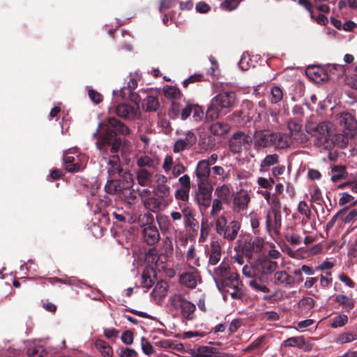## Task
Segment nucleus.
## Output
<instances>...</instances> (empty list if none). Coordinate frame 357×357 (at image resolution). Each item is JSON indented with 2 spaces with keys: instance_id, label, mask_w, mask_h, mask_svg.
Segmentation results:
<instances>
[{
  "instance_id": "37998d69",
  "label": "nucleus",
  "mask_w": 357,
  "mask_h": 357,
  "mask_svg": "<svg viewBox=\"0 0 357 357\" xmlns=\"http://www.w3.org/2000/svg\"><path fill=\"white\" fill-rule=\"evenodd\" d=\"M95 346L104 357H112V349L105 341L98 340L96 342Z\"/></svg>"
},
{
  "instance_id": "bb28decb",
  "label": "nucleus",
  "mask_w": 357,
  "mask_h": 357,
  "mask_svg": "<svg viewBox=\"0 0 357 357\" xmlns=\"http://www.w3.org/2000/svg\"><path fill=\"white\" fill-rule=\"evenodd\" d=\"M231 129V126L226 122L218 121L213 123L209 130L215 136H222L227 134Z\"/></svg>"
},
{
  "instance_id": "6e6552de",
  "label": "nucleus",
  "mask_w": 357,
  "mask_h": 357,
  "mask_svg": "<svg viewBox=\"0 0 357 357\" xmlns=\"http://www.w3.org/2000/svg\"><path fill=\"white\" fill-rule=\"evenodd\" d=\"M213 186L211 183H197L195 200L201 211L207 209L211 204Z\"/></svg>"
},
{
  "instance_id": "9d476101",
  "label": "nucleus",
  "mask_w": 357,
  "mask_h": 357,
  "mask_svg": "<svg viewBox=\"0 0 357 357\" xmlns=\"http://www.w3.org/2000/svg\"><path fill=\"white\" fill-rule=\"evenodd\" d=\"M238 243L239 250L249 258H251L254 253L260 252L264 248V241L260 238H247L244 241L239 240Z\"/></svg>"
},
{
  "instance_id": "aec40b11",
  "label": "nucleus",
  "mask_w": 357,
  "mask_h": 357,
  "mask_svg": "<svg viewBox=\"0 0 357 357\" xmlns=\"http://www.w3.org/2000/svg\"><path fill=\"white\" fill-rule=\"evenodd\" d=\"M64 169L70 173H75L82 171L84 169L83 165L79 161L78 158L74 156L68 155V152L63 153Z\"/></svg>"
},
{
  "instance_id": "1a4fd4ad",
  "label": "nucleus",
  "mask_w": 357,
  "mask_h": 357,
  "mask_svg": "<svg viewBox=\"0 0 357 357\" xmlns=\"http://www.w3.org/2000/svg\"><path fill=\"white\" fill-rule=\"evenodd\" d=\"M252 138L243 131H237L232 135L228 142L229 151L234 154L241 153L243 147L250 146Z\"/></svg>"
},
{
  "instance_id": "69168bd1",
  "label": "nucleus",
  "mask_w": 357,
  "mask_h": 357,
  "mask_svg": "<svg viewBox=\"0 0 357 357\" xmlns=\"http://www.w3.org/2000/svg\"><path fill=\"white\" fill-rule=\"evenodd\" d=\"M192 109V103L190 102L189 101L185 102L182 108L181 112L180 113L179 117L182 120H186L191 114Z\"/></svg>"
},
{
  "instance_id": "338daca9",
  "label": "nucleus",
  "mask_w": 357,
  "mask_h": 357,
  "mask_svg": "<svg viewBox=\"0 0 357 357\" xmlns=\"http://www.w3.org/2000/svg\"><path fill=\"white\" fill-rule=\"evenodd\" d=\"M298 212L305 215L308 220L311 218L312 212L305 201H301L298 205Z\"/></svg>"
},
{
  "instance_id": "2f4dec72",
  "label": "nucleus",
  "mask_w": 357,
  "mask_h": 357,
  "mask_svg": "<svg viewBox=\"0 0 357 357\" xmlns=\"http://www.w3.org/2000/svg\"><path fill=\"white\" fill-rule=\"evenodd\" d=\"M218 352L215 347L208 346H200L196 350H192L191 355L192 357H212Z\"/></svg>"
},
{
  "instance_id": "6e6d98bb",
  "label": "nucleus",
  "mask_w": 357,
  "mask_h": 357,
  "mask_svg": "<svg viewBox=\"0 0 357 357\" xmlns=\"http://www.w3.org/2000/svg\"><path fill=\"white\" fill-rule=\"evenodd\" d=\"M142 349L144 354L151 356L155 353V349L149 341L144 337L141 339Z\"/></svg>"
},
{
  "instance_id": "4d7b16f0",
  "label": "nucleus",
  "mask_w": 357,
  "mask_h": 357,
  "mask_svg": "<svg viewBox=\"0 0 357 357\" xmlns=\"http://www.w3.org/2000/svg\"><path fill=\"white\" fill-rule=\"evenodd\" d=\"M257 182L261 188L268 190H271L275 183V181L273 178H266L264 177H259Z\"/></svg>"
},
{
  "instance_id": "20e7f679",
  "label": "nucleus",
  "mask_w": 357,
  "mask_h": 357,
  "mask_svg": "<svg viewBox=\"0 0 357 357\" xmlns=\"http://www.w3.org/2000/svg\"><path fill=\"white\" fill-rule=\"evenodd\" d=\"M330 126V122H321L307 127V132L315 137L314 144L317 146L327 149L333 144Z\"/></svg>"
},
{
  "instance_id": "58836bf2",
  "label": "nucleus",
  "mask_w": 357,
  "mask_h": 357,
  "mask_svg": "<svg viewBox=\"0 0 357 357\" xmlns=\"http://www.w3.org/2000/svg\"><path fill=\"white\" fill-rule=\"evenodd\" d=\"M156 220L162 234L169 231L172 224L169 218L164 214H158Z\"/></svg>"
},
{
  "instance_id": "a211bd4d",
  "label": "nucleus",
  "mask_w": 357,
  "mask_h": 357,
  "mask_svg": "<svg viewBox=\"0 0 357 357\" xmlns=\"http://www.w3.org/2000/svg\"><path fill=\"white\" fill-rule=\"evenodd\" d=\"M199 279V273L194 267H190V270L189 271L183 273L180 276V282L190 289L196 287L197 281Z\"/></svg>"
},
{
  "instance_id": "9b49d317",
  "label": "nucleus",
  "mask_w": 357,
  "mask_h": 357,
  "mask_svg": "<svg viewBox=\"0 0 357 357\" xmlns=\"http://www.w3.org/2000/svg\"><path fill=\"white\" fill-rule=\"evenodd\" d=\"M323 73L322 81L337 80L345 73V67L340 64H326L325 70H321Z\"/></svg>"
},
{
  "instance_id": "f03ea898",
  "label": "nucleus",
  "mask_w": 357,
  "mask_h": 357,
  "mask_svg": "<svg viewBox=\"0 0 357 357\" xmlns=\"http://www.w3.org/2000/svg\"><path fill=\"white\" fill-rule=\"evenodd\" d=\"M252 138L254 149L257 151L271 147L275 149H283L291 144L289 135L282 132H274L268 130H256Z\"/></svg>"
},
{
  "instance_id": "ea45409f",
  "label": "nucleus",
  "mask_w": 357,
  "mask_h": 357,
  "mask_svg": "<svg viewBox=\"0 0 357 357\" xmlns=\"http://www.w3.org/2000/svg\"><path fill=\"white\" fill-rule=\"evenodd\" d=\"M250 201V198L248 193H238L234 199V204L239 209L244 210L247 208Z\"/></svg>"
},
{
  "instance_id": "4be33fe9",
  "label": "nucleus",
  "mask_w": 357,
  "mask_h": 357,
  "mask_svg": "<svg viewBox=\"0 0 357 357\" xmlns=\"http://www.w3.org/2000/svg\"><path fill=\"white\" fill-rule=\"evenodd\" d=\"M284 346L289 347H298L305 351L312 349V344L309 341L305 340L303 336L291 337L287 339L284 342Z\"/></svg>"
},
{
  "instance_id": "c03bdc74",
  "label": "nucleus",
  "mask_w": 357,
  "mask_h": 357,
  "mask_svg": "<svg viewBox=\"0 0 357 357\" xmlns=\"http://www.w3.org/2000/svg\"><path fill=\"white\" fill-rule=\"evenodd\" d=\"M164 94L165 96L169 98L172 99L173 100H177L180 99V98L182 96L181 91L179 89H178L176 86H166L164 89Z\"/></svg>"
},
{
  "instance_id": "6ab92c4d",
  "label": "nucleus",
  "mask_w": 357,
  "mask_h": 357,
  "mask_svg": "<svg viewBox=\"0 0 357 357\" xmlns=\"http://www.w3.org/2000/svg\"><path fill=\"white\" fill-rule=\"evenodd\" d=\"M340 122L344 126V130H347V132L344 130L345 135L353 137V132L357 129V121L354 116L349 112L342 113L340 116Z\"/></svg>"
},
{
  "instance_id": "09e8293b",
  "label": "nucleus",
  "mask_w": 357,
  "mask_h": 357,
  "mask_svg": "<svg viewBox=\"0 0 357 357\" xmlns=\"http://www.w3.org/2000/svg\"><path fill=\"white\" fill-rule=\"evenodd\" d=\"M184 225L186 229L192 232H197L199 229V222L195 218V214L184 220Z\"/></svg>"
},
{
  "instance_id": "2eb2a0df",
  "label": "nucleus",
  "mask_w": 357,
  "mask_h": 357,
  "mask_svg": "<svg viewBox=\"0 0 357 357\" xmlns=\"http://www.w3.org/2000/svg\"><path fill=\"white\" fill-rule=\"evenodd\" d=\"M144 204L145 208L149 211L155 213H158L159 212L165 210L170 204L167 201L155 196L146 199Z\"/></svg>"
},
{
  "instance_id": "5fc2aeb1",
  "label": "nucleus",
  "mask_w": 357,
  "mask_h": 357,
  "mask_svg": "<svg viewBox=\"0 0 357 357\" xmlns=\"http://www.w3.org/2000/svg\"><path fill=\"white\" fill-rule=\"evenodd\" d=\"M183 105L177 100H172L169 115L172 119L179 118Z\"/></svg>"
},
{
  "instance_id": "a18cd8bd",
  "label": "nucleus",
  "mask_w": 357,
  "mask_h": 357,
  "mask_svg": "<svg viewBox=\"0 0 357 357\" xmlns=\"http://www.w3.org/2000/svg\"><path fill=\"white\" fill-rule=\"evenodd\" d=\"M158 164L155 160L151 158L148 155H142L137 158V165L141 167L142 169H144V167H155V166Z\"/></svg>"
},
{
  "instance_id": "dca6fc26",
  "label": "nucleus",
  "mask_w": 357,
  "mask_h": 357,
  "mask_svg": "<svg viewBox=\"0 0 357 357\" xmlns=\"http://www.w3.org/2000/svg\"><path fill=\"white\" fill-rule=\"evenodd\" d=\"M268 276L262 273L258 274L256 277L252 279L250 281L249 284L255 291L269 293L271 289L268 287Z\"/></svg>"
},
{
  "instance_id": "393cba45",
  "label": "nucleus",
  "mask_w": 357,
  "mask_h": 357,
  "mask_svg": "<svg viewBox=\"0 0 357 357\" xmlns=\"http://www.w3.org/2000/svg\"><path fill=\"white\" fill-rule=\"evenodd\" d=\"M268 203L271 206V210L266 213V227L267 231H270L271 229V211L281 210L282 204L278 195L276 194H272V198Z\"/></svg>"
},
{
  "instance_id": "e433bc0d",
  "label": "nucleus",
  "mask_w": 357,
  "mask_h": 357,
  "mask_svg": "<svg viewBox=\"0 0 357 357\" xmlns=\"http://www.w3.org/2000/svg\"><path fill=\"white\" fill-rule=\"evenodd\" d=\"M134 112V107L126 104L119 105L115 109V112L117 116L126 119L133 116Z\"/></svg>"
},
{
  "instance_id": "7ed1b4c3",
  "label": "nucleus",
  "mask_w": 357,
  "mask_h": 357,
  "mask_svg": "<svg viewBox=\"0 0 357 357\" xmlns=\"http://www.w3.org/2000/svg\"><path fill=\"white\" fill-rule=\"evenodd\" d=\"M236 105V95L232 91H222L213 97L206 112L207 121L217 119L223 109H229Z\"/></svg>"
},
{
  "instance_id": "e2e57ef3",
  "label": "nucleus",
  "mask_w": 357,
  "mask_h": 357,
  "mask_svg": "<svg viewBox=\"0 0 357 357\" xmlns=\"http://www.w3.org/2000/svg\"><path fill=\"white\" fill-rule=\"evenodd\" d=\"M348 210V207H344V208L340 210L338 212H337L332 218L329 220V222L327 223V227L331 228L334 226L336 221L339 218H343V217L345 215L346 212Z\"/></svg>"
},
{
  "instance_id": "c756f323",
  "label": "nucleus",
  "mask_w": 357,
  "mask_h": 357,
  "mask_svg": "<svg viewBox=\"0 0 357 357\" xmlns=\"http://www.w3.org/2000/svg\"><path fill=\"white\" fill-rule=\"evenodd\" d=\"M335 301L342 307L345 312H350L355 306L354 300L344 294H338L335 298Z\"/></svg>"
},
{
  "instance_id": "ddd939ff",
  "label": "nucleus",
  "mask_w": 357,
  "mask_h": 357,
  "mask_svg": "<svg viewBox=\"0 0 357 357\" xmlns=\"http://www.w3.org/2000/svg\"><path fill=\"white\" fill-rule=\"evenodd\" d=\"M206 254L208 257V264L215 266L220 261L222 257V248L220 243L212 241L210 245L206 248Z\"/></svg>"
},
{
  "instance_id": "a878e982",
  "label": "nucleus",
  "mask_w": 357,
  "mask_h": 357,
  "mask_svg": "<svg viewBox=\"0 0 357 357\" xmlns=\"http://www.w3.org/2000/svg\"><path fill=\"white\" fill-rule=\"evenodd\" d=\"M136 190L131 189L130 183L124 185L123 190H121L120 194L121 198L129 204H134L137 201Z\"/></svg>"
},
{
  "instance_id": "603ef678",
  "label": "nucleus",
  "mask_w": 357,
  "mask_h": 357,
  "mask_svg": "<svg viewBox=\"0 0 357 357\" xmlns=\"http://www.w3.org/2000/svg\"><path fill=\"white\" fill-rule=\"evenodd\" d=\"M241 3V0H224L220 4V8L227 10L231 11L236 9Z\"/></svg>"
},
{
  "instance_id": "0e129e2a",
  "label": "nucleus",
  "mask_w": 357,
  "mask_h": 357,
  "mask_svg": "<svg viewBox=\"0 0 357 357\" xmlns=\"http://www.w3.org/2000/svg\"><path fill=\"white\" fill-rule=\"evenodd\" d=\"M119 357H135L137 353L135 350L130 348L120 347L116 350Z\"/></svg>"
},
{
  "instance_id": "5701e85b",
  "label": "nucleus",
  "mask_w": 357,
  "mask_h": 357,
  "mask_svg": "<svg viewBox=\"0 0 357 357\" xmlns=\"http://www.w3.org/2000/svg\"><path fill=\"white\" fill-rule=\"evenodd\" d=\"M274 283L283 287H292L295 283V278L284 271H276L274 274Z\"/></svg>"
},
{
  "instance_id": "3c124183",
  "label": "nucleus",
  "mask_w": 357,
  "mask_h": 357,
  "mask_svg": "<svg viewBox=\"0 0 357 357\" xmlns=\"http://www.w3.org/2000/svg\"><path fill=\"white\" fill-rule=\"evenodd\" d=\"M186 257L190 267L200 266L199 259L196 258V251L194 247L189 248Z\"/></svg>"
},
{
  "instance_id": "0eeeda50",
  "label": "nucleus",
  "mask_w": 357,
  "mask_h": 357,
  "mask_svg": "<svg viewBox=\"0 0 357 357\" xmlns=\"http://www.w3.org/2000/svg\"><path fill=\"white\" fill-rule=\"evenodd\" d=\"M171 305L176 310H180L183 318L192 320L194 318V312L196 306L189 301L182 294H174L169 299Z\"/></svg>"
},
{
  "instance_id": "cd10ccee",
  "label": "nucleus",
  "mask_w": 357,
  "mask_h": 357,
  "mask_svg": "<svg viewBox=\"0 0 357 357\" xmlns=\"http://www.w3.org/2000/svg\"><path fill=\"white\" fill-rule=\"evenodd\" d=\"M215 195L217 198L224 201V203L229 204L232 197L231 187L225 184L218 186L215 188Z\"/></svg>"
},
{
  "instance_id": "680f3d73",
  "label": "nucleus",
  "mask_w": 357,
  "mask_h": 357,
  "mask_svg": "<svg viewBox=\"0 0 357 357\" xmlns=\"http://www.w3.org/2000/svg\"><path fill=\"white\" fill-rule=\"evenodd\" d=\"M314 300L311 297H304L299 301V306L303 310H310L314 306Z\"/></svg>"
},
{
  "instance_id": "4c0bfd02",
  "label": "nucleus",
  "mask_w": 357,
  "mask_h": 357,
  "mask_svg": "<svg viewBox=\"0 0 357 357\" xmlns=\"http://www.w3.org/2000/svg\"><path fill=\"white\" fill-rule=\"evenodd\" d=\"M152 173L146 169H140L137 173V180L142 186H149L151 183Z\"/></svg>"
},
{
  "instance_id": "052dcab7",
  "label": "nucleus",
  "mask_w": 357,
  "mask_h": 357,
  "mask_svg": "<svg viewBox=\"0 0 357 357\" xmlns=\"http://www.w3.org/2000/svg\"><path fill=\"white\" fill-rule=\"evenodd\" d=\"M212 202V208L210 212V215L212 217H215L218 212H220L222 209V203L224 201L216 198L214 199Z\"/></svg>"
},
{
  "instance_id": "864d4df0",
  "label": "nucleus",
  "mask_w": 357,
  "mask_h": 357,
  "mask_svg": "<svg viewBox=\"0 0 357 357\" xmlns=\"http://www.w3.org/2000/svg\"><path fill=\"white\" fill-rule=\"evenodd\" d=\"M348 321V317L346 314H339L333 317L331 326L337 328L344 326Z\"/></svg>"
},
{
  "instance_id": "8fccbe9b",
  "label": "nucleus",
  "mask_w": 357,
  "mask_h": 357,
  "mask_svg": "<svg viewBox=\"0 0 357 357\" xmlns=\"http://www.w3.org/2000/svg\"><path fill=\"white\" fill-rule=\"evenodd\" d=\"M256 268V262L251 265H245L242 269V273L245 277L253 279L258 274H259L258 270H257Z\"/></svg>"
},
{
  "instance_id": "bf43d9fd",
  "label": "nucleus",
  "mask_w": 357,
  "mask_h": 357,
  "mask_svg": "<svg viewBox=\"0 0 357 357\" xmlns=\"http://www.w3.org/2000/svg\"><path fill=\"white\" fill-rule=\"evenodd\" d=\"M273 215V223L271 222V227H273L275 230L278 231L282 225V213L281 210L280 211H271V214Z\"/></svg>"
},
{
  "instance_id": "72a5a7b5",
  "label": "nucleus",
  "mask_w": 357,
  "mask_h": 357,
  "mask_svg": "<svg viewBox=\"0 0 357 357\" xmlns=\"http://www.w3.org/2000/svg\"><path fill=\"white\" fill-rule=\"evenodd\" d=\"M124 185V183L121 180H110L105 184V190L109 194H121Z\"/></svg>"
},
{
  "instance_id": "412c9836",
  "label": "nucleus",
  "mask_w": 357,
  "mask_h": 357,
  "mask_svg": "<svg viewBox=\"0 0 357 357\" xmlns=\"http://www.w3.org/2000/svg\"><path fill=\"white\" fill-rule=\"evenodd\" d=\"M142 236L145 243L149 245H155L160 240V236L156 226H147L142 229Z\"/></svg>"
},
{
  "instance_id": "f704fd0d",
  "label": "nucleus",
  "mask_w": 357,
  "mask_h": 357,
  "mask_svg": "<svg viewBox=\"0 0 357 357\" xmlns=\"http://www.w3.org/2000/svg\"><path fill=\"white\" fill-rule=\"evenodd\" d=\"M357 340V328L345 331L340 334L337 338V343L344 344Z\"/></svg>"
},
{
  "instance_id": "49530a36",
  "label": "nucleus",
  "mask_w": 357,
  "mask_h": 357,
  "mask_svg": "<svg viewBox=\"0 0 357 357\" xmlns=\"http://www.w3.org/2000/svg\"><path fill=\"white\" fill-rule=\"evenodd\" d=\"M162 250V252L161 253V255H163L165 258H168L172 255L174 248L171 238L166 237L163 240Z\"/></svg>"
},
{
  "instance_id": "79ce46f5",
  "label": "nucleus",
  "mask_w": 357,
  "mask_h": 357,
  "mask_svg": "<svg viewBox=\"0 0 357 357\" xmlns=\"http://www.w3.org/2000/svg\"><path fill=\"white\" fill-rule=\"evenodd\" d=\"M283 90L278 86H274L271 89L269 100L271 104H278L283 98Z\"/></svg>"
},
{
  "instance_id": "de8ad7c7",
  "label": "nucleus",
  "mask_w": 357,
  "mask_h": 357,
  "mask_svg": "<svg viewBox=\"0 0 357 357\" xmlns=\"http://www.w3.org/2000/svg\"><path fill=\"white\" fill-rule=\"evenodd\" d=\"M333 175L331 180L333 182H337L340 179L345 178L347 174L346 168L344 166H335L332 169Z\"/></svg>"
},
{
  "instance_id": "f3484780",
  "label": "nucleus",
  "mask_w": 357,
  "mask_h": 357,
  "mask_svg": "<svg viewBox=\"0 0 357 357\" xmlns=\"http://www.w3.org/2000/svg\"><path fill=\"white\" fill-rule=\"evenodd\" d=\"M255 262L257 264L256 268L259 274L264 273L268 276V274L274 272L278 268V263L266 256L259 257Z\"/></svg>"
},
{
  "instance_id": "423d86ee",
  "label": "nucleus",
  "mask_w": 357,
  "mask_h": 357,
  "mask_svg": "<svg viewBox=\"0 0 357 357\" xmlns=\"http://www.w3.org/2000/svg\"><path fill=\"white\" fill-rule=\"evenodd\" d=\"M217 287L222 292H229L230 288H236L237 292L234 291L230 294L231 297L235 300H241L245 296L243 284L240 280L239 275L236 272L220 282Z\"/></svg>"
},
{
  "instance_id": "a19ab883",
  "label": "nucleus",
  "mask_w": 357,
  "mask_h": 357,
  "mask_svg": "<svg viewBox=\"0 0 357 357\" xmlns=\"http://www.w3.org/2000/svg\"><path fill=\"white\" fill-rule=\"evenodd\" d=\"M190 189L178 188L174 193L175 199L178 201V204H188L190 199Z\"/></svg>"
},
{
  "instance_id": "13d9d810",
  "label": "nucleus",
  "mask_w": 357,
  "mask_h": 357,
  "mask_svg": "<svg viewBox=\"0 0 357 357\" xmlns=\"http://www.w3.org/2000/svg\"><path fill=\"white\" fill-rule=\"evenodd\" d=\"M44 349L41 346L30 347L26 350V354L29 357H42Z\"/></svg>"
},
{
  "instance_id": "c85d7f7f",
  "label": "nucleus",
  "mask_w": 357,
  "mask_h": 357,
  "mask_svg": "<svg viewBox=\"0 0 357 357\" xmlns=\"http://www.w3.org/2000/svg\"><path fill=\"white\" fill-rule=\"evenodd\" d=\"M142 107L146 112H156L160 107V102L157 96L148 95L143 101Z\"/></svg>"
},
{
  "instance_id": "774afa93",
  "label": "nucleus",
  "mask_w": 357,
  "mask_h": 357,
  "mask_svg": "<svg viewBox=\"0 0 357 357\" xmlns=\"http://www.w3.org/2000/svg\"><path fill=\"white\" fill-rule=\"evenodd\" d=\"M288 129L290 131V134L291 137H294V135H298L301 131L302 126L301 124L296 122L295 121H289L288 122Z\"/></svg>"
},
{
  "instance_id": "39448f33",
  "label": "nucleus",
  "mask_w": 357,
  "mask_h": 357,
  "mask_svg": "<svg viewBox=\"0 0 357 357\" xmlns=\"http://www.w3.org/2000/svg\"><path fill=\"white\" fill-rule=\"evenodd\" d=\"M241 224L237 220L228 222L225 215H221L215 221V231L225 240L231 242L238 236Z\"/></svg>"
},
{
  "instance_id": "7c9ffc66",
  "label": "nucleus",
  "mask_w": 357,
  "mask_h": 357,
  "mask_svg": "<svg viewBox=\"0 0 357 357\" xmlns=\"http://www.w3.org/2000/svg\"><path fill=\"white\" fill-rule=\"evenodd\" d=\"M155 196L167 201L169 204L172 202V197L170 195V187L167 185H157L154 190Z\"/></svg>"
},
{
  "instance_id": "b1692460",
  "label": "nucleus",
  "mask_w": 357,
  "mask_h": 357,
  "mask_svg": "<svg viewBox=\"0 0 357 357\" xmlns=\"http://www.w3.org/2000/svg\"><path fill=\"white\" fill-rule=\"evenodd\" d=\"M234 272L231 271L229 265L225 261H222L218 267L214 269L213 278L216 285L222 282L225 278L229 277Z\"/></svg>"
},
{
  "instance_id": "f8f14e48",
  "label": "nucleus",
  "mask_w": 357,
  "mask_h": 357,
  "mask_svg": "<svg viewBox=\"0 0 357 357\" xmlns=\"http://www.w3.org/2000/svg\"><path fill=\"white\" fill-rule=\"evenodd\" d=\"M197 142L195 135L191 131H188L184 138L177 139L173 146V151L176 153H181L185 149H189Z\"/></svg>"
},
{
  "instance_id": "473e14b6",
  "label": "nucleus",
  "mask_w": 357,
  "mask_h": 357,
  "mask_svg": "<svg viewBox=\"0 0 357 357\" xmlns=\"http://www.w3.org/2000/svg\"><path fill=\"white\" fill-rule=\"evenodd\" d=\"M169 285L167 282L161 280L156 283L151 292L153 297L158 299H162L167 295Z\"/></svg>"
},
{
  "instance_id": "c9c22d12",
  "label": "nucleus",
  "mask_w": 357,
  "mask_h": 357,
  "mask_svg": "<svg viewBox=\"0 0 357 357\" xmlns=\"http://www.w3.org/2000/svg\"><path fill=\"white\" fill-rule=\"evenodd\" d=\"M279 162V155L277 153L267 155L260 163L259 171L266 172L271 166L277 165Z\"/></svg>"
},
{
  "instance_id": "f257e3e1",
  "label": "nucleus",
  "mask_w": 357,
  "mask_h": 357,
  "mask_svg": "<svg viewBox=\"0 0 357 357\" xmlns=\"http://www.w3.org/2000/svg\"><path fill=\"white\" fill-rule=\"evenodd\" d=\"M130 133V129L124 123L115 117H109L99 123L93 134V137L96 139V148L103 155L109 153L113 154L109 157L107 162V173L111 177L121 174L123 169L119 155L115 153L123 146L125 139L118 134L126 136Z\"/></svg>"
},
{
  "instance_id": "4468645a",
  "label": "nucleus",
  "mask_w": 357,
  "mask_h": 357,
  "mask_svg": "<svg viewBox=\"0 0 357 357\" xmlns=\"http://www.w3.org/2000/svg\"><path fill=\"white\" fill-rule=\"evenodd\" d=\"M211 169L206 160H200L195 169V175L197 178V183H211L209 179Z\"/></svg>"
}]
</instances>
